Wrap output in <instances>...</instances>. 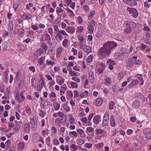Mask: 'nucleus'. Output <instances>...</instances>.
Masks as SVG:
<instances>
[{"label": "nucleus", "instance_id": "obj_1", "mask_svg": "<svg viewBox=\"0 0 151 151\" xmlns=\"http://www.w3.org/2000/svg\"><path fill=\"white\" fill-rule=\"evenodd\" d=\"M117 45L114 42H108L104 45L103 47L99 49L98 52V56L101 58L108 57L113 50L115 49Z\"/></svg>", "mask_w": 151, "mask_h": 151}, {"label": "nucleus", "instance_id": "obj_2", "mask_svg": "<svg viewBox=\"0 0 151 151\" xmlns=\"http://www.w3.org/2000/svg\"><path fill=\"white\" fill-rule=\"evenodd\" d=\"M30 122H28V123L30 125L31 128H36L37 127V123L36 117L34 116L30 119Z\"/></svg>", "mask_w": 151, "mask_h": 151}, {"label": "nucleus", "instance_id": "obj_3", "mask_svg": "<svg viewBox=\"0 0 151 151\" xmlns=\"http://www.w3.org/2000/svg\"><path fill=\"white\" fill-rule=\"evenodd\" d=\"M143 133L145 134V138L148 140L151 139V129L145 128L143 130Z\"/></svg>", "mask_w": 151, "mask_h": 151}, {"label": "nucleus", "instance_id": "obj_4", "mask_svg": "<svg viewBox=\"0 0 151 151\" xmlns=\"http://www.w3.org/2000/svg\"><path fill=\"white\" fill-rule=\"evenodd\" d=\"M128 13L132 14V16L134 18L137 17L138 15V13L136 10L133 8H128L127 9Z\"/></svg>", "mask_w": 151, "mask_h": 151}, {"label": "nucleus", "instance_id": "obj_5", "mask_svg": "<svg viewBox=\"0 0 151 151\" xmlns=\"http://www.w3.org/2000/svg\"><path fill=\"white\" fill-rule=\"evenodd\" d=\"M109 114L107 113H105L104 116L102 125L106 126L108 124L109 121Z\"/></svg>", "mask_w": 151, "mask_h": 151}, {"label": "nucleus", "instance_id": "obj_6", "mask_svg": "<svg viewBox=\"0 0 151 151\" xmlns=\"http://www.w3.org/2000/svg\"><path fill=\"white\" fill-rule=\"evenodd\" d=\"M44 86V81L42 79H41L39 81L37 86V90L38 91H40L43 86Z\"/></svg>", "mask_w": 151, "mask_h": 151}, {"label": "nucleus", "instance_id": "obj_7", "mask_svg": "<svg viewBox=\"0 0 151 151\" xmlns=\"http://www.w3.org/2000/svg\"><path fill=\"white\" fill-rule=\"evenodd\" d=\"M114 57L116 60H122L124 58V56L120 52L115 53L114 55Z\"/></svg>", "mask_w": 151, "mask_h": 151}, {"label": "nucleus", "instance_id": "obj_8", "mask_svg": "<svg viewBox=\"0 0 151 151\" xmlns=\"http://www.w3.org/2000/svg\"><path fill=\"white\" fill-rule=\"evenodd\" d=\"M66 30L68 32L71 34H73L75 31V29L73 27L68 26Z\"/></svg>", "mask_w": 151, "mask_h": 151}, {"label": "nucleus", "instance_id": "obj_9", "mask_svg": "<svg viewBox=\"0 0 151 151\" xmlns=\"http://www.w3.org/2000/svg\"><path fill=\"white\" fill-rule=\"evenodd\" d=\"M101 119V116L99 115H97L94 116L93 119V122L96 124L99 123Z\"/></svg>", "mask_w": 151, "mask_h": 151}, {"label": "nucleus", "instance_id": "obj_10", "mask_svg": "<svg viewBox=\"0 0 151 151\" xmlns=\"http://www.w3.org/2000/svg\"><path fill=\"white\" fill-rule=\"evenodd\" d=\"M127 27H130L134 28L136 26V24L134 22L127 21L126 23Z\"/></svg>", "mask_w": 151, "mask_h": 151}, {"label": "nucleus", "instance_id": "obj_11", "mask_svg": "<svg viewBox=\"0 0 151 151\" xmlns=\"http://www.w3.org/2000/svg\"><path fill=\"white\" fill-rule=\"evenodd\" d=\"M140 105V102L138 100H135L132 104V106L135 109L139 108Z\"/></svg>", "mask_w": 151, "mask_h": 151}, {"label": "nucleus", "instance_id": "obj_12", "mask_svg": "<svg viewBox=\"0 0 151 151\" xmlns=\"http://www.w3.org/2000/svg\"><path fill=\"white\" fill-rule=\"evenodd\" d=\"M24 132L25 133H28L29 131V127L30 125L28 123H26L24 124Z\"/></svg>", "mask_w": 151, "mask_h": 151}, {"label": "nucleus", "instance_id": "obj_13", "mask_svg": "<svg viewBox=\"0 0 151 151\" xmlns=\"http://www.w3.org/2000/svg\"><path fill=\"white\" fill-rule=\"evenodd\" d=\"M61 118H58L56 119V121H58L60 123H64L66 121L67 118L66 116Z\"/></svg>", "mask_w": 151, "mask_h": 151}, {"label": "nucleus", "instance_id": "obj_14", "mask_svg": "<svg viewBox=\"0 0 151 151\" xmlns=\"http://www.w3.org/2000/svg\"><path fill=\"white\" fill-rule=\"evenodd\" d=\"M43 52L42 50L38 49L34 53V55L37 56H40Z\"/></svg>", "mask_w": 151, "mask_h": 151}, {"label": "nucleus", "instance_id": "obj_15", "mask_svg": "<svg viewBox=\"0 0 151 151\" xmlns=\"http://www.w3.org/2000/svg\"><path fill=\"white\" fill-rule=\"evenodd\" d=\"M22 18L24 19H31L32 18V16L30 14L27 15L25 14H23L22 15Z\"/></svg>", "mask_w": 151, "mask_h": 151}, {"label": "nucleus", "instance_id": "obj_16", "mask_svg": "<svg viewBox=\"0 0 151 151\" xmlns=\"http://www.w3.org/2000/svg\"><path fill=\"white\" fill-rule=\"evenodd\" d=\"M138 83L137 80H134L129 85V87H131L136 86Z\"/></svg>", "mask_w": 151, "mask_h": 151}, {"label": "nucleus", "instance_id": "obj_17", "mask_svg": "<svg viewBox=\"0 0 151 151\" xmlns=\"http://www.w3.org/2000/svg\"><path fill=\"white\" fill-rule=\"evenodd\" d=\"M102 102V99L101 98L97 99L95 101L96 105L97 106H100Z\"/></svg>", "mask_w": 151, "mask_h": 151}, {"label": "nucleus", "instance_id": "obj_18", "mask_svg": "<svg viewBox=\"0 0 151 151\" xmlns=\"http://www.w3.org/2000/svg\"><path fill=\"white\" fill-rule=\"evenodd\" d=\"M129 5L134 6L137 5V2L134 0H129L127 4Z\"/></svg>", "mask_w": 151, "mask_h": 151}, {"label": "nucleus", "instance_id": "obj_19", "mask_svg": "<svg viewBox=\"0 0 151 151\" xmlns=\"http://www.w3.org/2000/svg\"><path fill=\"white\" fill-rule=\"evenodd\" d=\"M20 95L21 96V99H20L19 97V98L17 99V101L19 102H21L22 101H23L24 99V96L23 95V92L22 91L20 93Z\"/></svg>", "mask_w": 151, "mask_h": 151}, {"label": "nucleus", "instance_id": "obj_20", "mask_svg": "<svg viewBox=\"0 0 151 151\" xmlns=\"http://www.w3.org/2000/svg\"><path fill=\"white\" fill-rule=\"evenodd\" d=\"M110 122L111 125L112 127H114L115 125V123L114 121V116H111L110 118Z\"/></svg>", "mask_w": 151, "mask_h": 151}, {"label": "nucleus", "instance_id": "obj_21", "mask_svg": "<svg viewBox=\"0 0 151 151\" xmlns=\"http://www.w3.org/2000/svg\"><path fill=\"white\" fill-rule=\"evenodd\" d=\"M83 50L88 54L91 50V49L89 46H86L85 48H83Z\"/></svg>", "mask_w": 151, "mask_h": 151}, {"label": "nucleus", "instance_id": "obj_22", "mask_svg": "<svg viewBox=\"0 0 151 151\" xmlns=\"http://www.w3.org/2000/svg\"><path fill=\"white\" fill-rule=\"evenodd\" d=\"M89 79L90 82L91 83H93L94 81V76L93 73L89 75Z\"/></svg>", "mask_w": 151, "mask_h": 151}, {"label": "nucleus", "instance_id": "obj_23", "mask_svg": "<svg viewBox=\"0 0 151 151\" xmlns=\"http://www.w3.org/2000/svg\"><path fill=\"white\" fill-rule=\"evenodd\" d=\"M134 62L132 60H130L127 63V67H131L132 66L134 65Z\"/></svg>", "mask_w": 151, "mask_h": 151}, {"label": "nucleus", "instance_id": "obj_24", "mask_svg": "<svg viewBox=\"0 0 151 151\" xmlns=\"http://www.w3.org/2000/svg\"><path fill=\"white\" fill-rule=\"evenodd\" d=\"M58 33L60 35H65L66 36H68V34L64 30H60L58 31Z\"/></svg>", "mask_w": 151, "mask_h": 151}, {"label": "nucleus", "instance_id": "obj_25", "mask_svg": "<svg viewBox=\"0 0 151 151\" xmlns=\"http://www.w3.org/2000/svg\"><path fill=\"white\" fill-rule=\"evenodd\" d=\"M17 146L19 149H22L24 148V143L23 142H20L18 144Z\"/></svg>", "mask_w": 151, "mask_h": 151}, {"label": "nucleus", "instance_id": "obj_26", "mask_svg": "<svg viewBox=\"0 0 151 151\" xmlns=\"http://www.w3.org/2000/svg\"><path fill=\"white\" fill-rule=\"evenodd\" d=\"M57 83L59 85H61L63 84L64 81V79L62 78L61 79H58L56 80Z\"/></svg>", "mask_w": 151, "mask_h": 151}, {"label": "nucleus", "instance_id": "obj_27", "mask_svg": "<svg viewBox=\"0 0 151 151\" xmlns=\"http://www.w3.org/2000/svg\"><path fill=\"white\" fill-rule=\"evenodd\" d=\"M61 22V18L59 17L58 18L57 20L54 22L53 24L59 26Z\"/></svg>", "mask_w": 151, "mask_h": 151}, {"label": "nucleus", "instance_id": "obj_28", "mask_svg": "<svg viewBox=\"0 0 151 151\" xmlns=\"http://www.w3.org/2000/svg\"><path fill=\"white\" fill-rule=\"evenodd\" d=\"M46 64L47 65H53L55 64V61H52L50 60H46Z\"/></svg>", "mask_w": 151, "mask_h": 151}, {"label": "nucleus", "instance_id": "obj_29", "mask_svg": "<svg viewBox=\"0 0 151 151\" xmlns=\"http://www.w3.org/2000/svg\"><path fill=\"white\" fill-rule=\"evenodd\" d=\"M66 10L68 14L71 17H73L74 16V14L73 11L67 8Z\"/></svg>", "mask_w": 151, "mask_h": 151}, {"label": "nucleus", "instance_id": "obj_30", "mask_svg": "<svg viewBox=\"0 0 151 151\" xmlns=\"http://www.w3.org/2000/svg\"><path fill=\"white\" fill-rule=\"evenodd\" d=\"M105 84L106 85L110 84V79L109 78H106L104 79Z\"/></svg>", "mask_w": 151, "mask_h": 151}, {"label": "nucleus", "instance_id": "obj_31", "mask_svg": "<svg viewBox=\"0 0 151 151\" xmlns=\"http://www.w3.org/2000/svg\"><path fill=\"white\" fill-rule=\"evenodd\" d=\"M63 50V48L60 47H59L57 50V52H56V54L57 56H60V53Z\"/></svg>", "mask_w": 151, "mask_h": 151}, {"label": "nucleus", "instance_id": "obj_32", "mask_svg": "<svg viewBox=\"0 0 151 151\" xmlns=\"http://www.w3.org/2000/svg\"><path fill=\"white\" fill-rule=\"evenodd\" d=\"M96 24V22L94 20H92L90 22L89 24V25L91 27H93Z\"/></svg>", "mask_w": 151, "mask_h": 151}, {"label": "nucleus", "instance_id": "obj_33", "mask_svg": "<svg viewBox=\"0 0 151 151\" xmlns=\"http://www.w3.org/2000/svg\"><path fill=\"white\" fill-rule=\"evenodd\" d=\"M93 59V55H90L86 59V61L88 63H90L92 60Z\"/></svg>", "mask_w": 151, "mask_h": 151}, {"label": "nucleus", "instance_id": "obj_34", "mask_svg": "<svg viewBox=\"0 0 151 151\" xmlns=\"http://www.w3.org/2000/svg\"><path fill=\"white\" fill-rule=\"evenodd\" d=\"M63 10L61 8L58 7L56 8V12L57 14L59 15L58 14L60 13L63 12Z\"/></svg>", "mask_w": 151, "mask_h": 151}, {"label": "nucleus", "instance_id": "obj_35", "mask_svg": "<svg viewBox=\"0 0 151 151\" xmlns=\"http://www.w3.org/2000/svg\"><path fill=\"white\" fill-rule=\"evenodd\" d=\"M95 14V12L94 11L92 10L90 12V14L88 17V19L89 20L91 19L92 18V16L94 15Z\"/></svg>", "mask_w": 151, "mask_h": 151}, {"label": "nucleus", "instance_id": "obj_36", "mask_svg": "<svg viewBox=\"0 0 151 151\" xmlns=\"http://www.w3.org/2000/svg\"><path fill=\"white\" fill-rule=\"evenodd\" d=\"M114 105V102L113 101H111L110 102L109 105V109L110 110L113 109V106Z\"/></svg>", "mask_w": 151, "mask_h": 151}, {"label": "nucleus", "instance_id": "obj_37", "mask_svg": "<svg viewBox=\"0 0 151 151\" xmlns=\"http://www.w3.org/2000/svg\"><path fill=\"white\" fill-rule=\"evenodd\" d=\"M45 40L48 42L51 40V38L50 35L48 34H46L45 35Z\"/></svg>", "mask_w": 151, "mask_h": 151}, {"label": "nucleus", "instance_id": "obj_38", "mask_svg": "<svg viewBox=\"0 0 151 151\" xmlns=\"http://www.w3.org/2000/svg\"><path fill=\"white\" fill-rule=\"evenodd\" d=\"M48 30V33L50 35L51 37H52L53 35V33L52 28L51 27H49Z\"/></svg>", "mask_w": 151, "mask_h": 151}, {"label": "nucleus", "instance_id": "obj_39", "mask_svg": "<svg viewBox=\"0 0 151 151\" xmlns=\"http://www.w3.org/2000/svg\"><path fill=\"white\" fill-rule=\"evenodd\" d=\"M138 97L141 99L143 102H144L145 101V97L141 93H139L138 95Z\"/></svg>", "mask_w": 151, "mask_h": 151}, {"label": "nucleus", "instance_id": "obj_40", "mask_svg": "<svg viewBox=\"0 0 151 151\" xmlns=\"http://www.w3.org/2000/svg\"><path fill=\"white\" fill-rule=\"evenodd\" d=\"M33 4L31 3H29V4L27 5L26 6V9L27 10L30 9V7H32L33 6Z\"/></svg>", "mask_w": 151, "mask_h": 151}, {"label": "nucleus", "instance_id": "obj_41", "mask_svg": "<svg viewBox=\"0 0 151 151\" xmlns=\"http://www.w3.org/2000/svg\"><path fill=\"white\" fill-rule=\"evenodd\" d=\"M44 60V57H42L38 60V62L41 65L43 63Z\"/></svg>", "mask_w": 151, "mask_h": 151}, {"label": "nucleus", "instance_id": "obj_42", "mask_svg": "<svg viewBox=\"0 0 151 151\" xmlns=\"http://www.w3.org/2000/svg\"><path fill=\"white\" fill-rule=\"evenodd\" d=\"M71 150L73 151H76L77 149L76 145L74 144H72L70 147Z\"/></svg>", "mask_w": 151, "mask_h": 151}, {"label": "nucleus", "instance_id": "obj_43", "mask_svg": "<svg viewBox=\"0 0 151 151\" xmlns=\"http://www.w3.org/2000/svg\"><path fill=\"white\" fill-rule=\"evenodd\" d=\"M51 130L52 131V132H51L52 134H55L57 132V129L53 126L52 127Z\"/></svg>", "mask_w": 151, "mask_h": 151}, {"label": "nucleus", "instance_id": "obj_44", "mask_svg": "<svg viewBox=\"0 0 151 151\" xmlns=\"http://www.w3.org/2000/svg\"><path fill=\"white\" fill-rule=\"evenodd\" d=\"M45 114L46 113L45 112L42 110H41L39 112V115L40 117L43 118L45 116Z\"/></svg>", "mask_w": 151, "mask_h": 151}, {"label": "nucleus", "instance_id": "obj_45", "mask_svg": "<svg viewBox=\"0 0 151 151\" xmlns=\"http://www.w3.org/2000/svg\"><path fill=\"white\" fill-rule=\"evenodd\" d=\"M131 30V29L130 27H127L124 29V30L126 33L128 34L130 32Z\"/></svg>", "mask_w": 151, "mask_h": 151}, {"label": "nucleus", "instance_id": "obj_46", "mask_svg": "<svg viewBox=\"0 0 151 151\" xmlns=\"http://www.w3.org/2000/svg\"><path fill=\"white\" fill-rule=\"evenodd\" d=\"M83 30V28L82 26H79L78 27L77 32H82Z\"/></svg>", "mask_w": 151, "mask_h": 151}, {"label": "nucleus", "instance_id": "obj_47", "mask_svg": "<svg viewBox=\"0 0 151 151\" xmlns=\"http://www.w3.org/2000/svg\"><path fill=\"white\" fill-rule=\"evenodd\" d=\"M19 6V4L16 3H14V4L13 8L14 9V11L16 12L17 9L18 8Z\"/></svg>", "mask_w": 151, "mask_h": 151}, {"label": "nucleus", "instance_id": "obj_48", "mask_svg": "<svg viewBox=\"0 0 151 151\" xmlns=\"http://www.w3.org/2000/svg\"><path fill=\"white\" fill-rule=\"evenodd\" d=\"M95 131L96 134H101L103 132V130L100 129H96Z\"/></svg>", "mask_w": 151, "mask_h": 151}, {"label": "nucleus", "instance_id": "obj_49", "mask_svg": "<svg viewBox=\"0 0 151 151\" xmlns=\"http://www.w3.org/2000/svg\"><path fill=\"white\" fill-rule=\"evenodd\" d=\"M8 125L9 129H11L12 127L14 126V123L9 122L8 123Z\"/></svg>", "mask_w": 151, "mask_h": 151}, {"label": "nucleus", "instance_id": "obj_50", "mask_svg": "<svg viewBox=\"0 0 151 151\" xmlns=\"http://www.w3.org/2000/svg\"><path fill=\"white\" fill-rule=\"evenodd\" d=\"M53 141L54 145H58L59 144V142L58 139L55 138L53 139Z\"/></svg>", "mask_w": 151, "mask_h": 151}, {"label": "nucleus", "instance_id": "obj_51", "mask_svg": "<svg viewBox=\"0 0 151 151\" xmlns=\"http://www.w3.org/2000/svg\"><path fill=\"white\" fill-rule=\"evenodd\" d=\"M58 116L60 117H63L66 116L64 115L62 112L58 111L57 113Z\"/></svg>", "mask_w": 151, "mask_h": 151}, {"label": "nucleus", "instance_id": "obj_52", "mask_svg": "<svg viewBox=\"0 0 151 151\" xmlns=\"http://www.w3.org/2000/svg\"><path fill=\"white\" fill-rule=\"evenodd\" d=\"M69 74L71 76H77V74L76 73V72L74 71H73L71 70L70 72H69Z\"/></svg>", "mask_w": 151, "mask_h": 151}, {"label": "nucleus", "instance_id": "obj_53", "mask_svg": "<svg viewBox=\"0 0 151 151\" xmlns=\"http://www.w3.org/2000/svg\"><path fill=\"white\" fill-rule=\"evenodd\" d=\"M88 28V30L91 32V33H93V30H94L93 27H91L89 25Z\"/></svg>", "mask_w": 151, "mask_h": 151}, {"label": "nucleus", "instance_id": "obj_54", "mask_svg": "<svg viewBox=\"0 0 151 151\" xmlns=\"http://www.w3.org/2000/svg\"><path fill=\"white\" fill-rule=\"evenodd\" d=\"M60 108V104L58 103H57L56 104V106L55 108V110L56 111L58 110Z\"/></svg>", "mask_w": 151, "mask_h": 151}, {"label": "nucleus", "instance_id": "obj_55", "mask_svg": "<svg viewBox=\"0 0 151 151\" xmlns=\"http://www.w3.org/2000/svg\"><path fill=\"white\" fill-rule=\"evenodd\" d=\"M66 88L65 87H62L60 89V94L62 95V93H64V92L66 91Z\"/></svg>", "mask_w": 151, "mask_h": 151}, {"label": "nucleus", "instance_id": "obj_56", "mask_svg": "<svg viewBox=\"0 0 151 151\" xmlns=\"http://www.w3.org/2000/svg\"><path fill=\"white\" fill-rule=\"evenodd\" d=\"M41 47H42V49L44 50L45 51H47V45L43 43Z\"/></svg>", "mask_w": 151, "mask_h": 151}, {"label": "nucleus", "instance_id": "obj_57", "mask_svg": "<svg viewBox=\"0 0 151 151\" xmlns=\"http://www.w3.org/2000/svg\"><path fill=\"white\" fill-rule=\"evenodd\" d=\"M26 111L28 114H30L31 112V109L28 107L27 106L25 109Z\"/></svg>", "mask_w": 151, "mask_h": 151}, {"label": "nucleus", "instance_id": "obj_58", "mask_svg": "<svg viewBox=\"0 0 151 151\" xmlns=\"http://www.w3.org/2000/svg\"><path fill=\"white\" fill-rule=\"evenodd\" d=\"M71 85L73 88H77L78 86L77 84L76 83L74 82H72L71 83Z\"/></svg>", "mask_w": 151, "mask_h": 151}, {"label": "nucleus", "instance_id": "obj_59", "mask_svg": "<svg viewBox=\"0 0 151 151\" xmlns=\"http://www.w3.org/2000/svg\"><path fill=\"white\" fill-rule=\"evenodd\" d=\"M103 146V144L102 143H100L96 145V147L97 148H101Z\"/></svg>", "mask_w": 151, "mask_h": 151}, {"label": "nucleus", "instance_id": "obj_60", "mask_svg": "<svg viewBox=\"0 0 151 151\" xmlns=\"http://www.w3.org/2000/svg\"><path fill=\"white\" fill-rule=\"evenodd\" d=\"M136 77L138 78L139 80H142V75L141 74H137L135 76Z\"/></svg>", "mask_w": 151, "mask_h": 151}, {"label": "nucleus", "instance_id": "obj_61", "mask_svg": "<svg viewBox=\"0 0 151 151\" xmlns=\"http://www.w3.org/2000/svg\"><path fill=\"white\" fill-rule=\"evenodd\" d=\"M72 79L73 81H75L76 82H77L79 83L80 82V79L76 77H72Z\"/></svg>", "mask_w": 151, "mask_h": 151}, {"label": "nucleus", "instance_id": "obj_62", "mask_svg": "<svg viewBox=\"0 0 151 151\" xmlns=\"http://www.w3.org/2000/svg\"><path fill=\"white\" fill-rule=\"evenodd\" d=\"M94 129L92 127H89L87 128L86 130L90 132H92L93 131Z\"/></svg>", "mask_w": 151, "mask_h": 151}, {"label": "nucleus", "instance_id": "obj_63", "mask_svg": "<svg viewBox=\"0 0 151 151\" xmlns=\"http://www.w3.org/2000/svg\"><path fill=\"white\" fill-rule=\"evenodd\" d=\"M77 19L79 24H81L83 20L81 17L78 16L77 18Z\"/></svg>", "mask_w": 151, "mask_h": 151}, {"label": "nucleus", "instance_id": "obj_64", "mask_svg": "<svg viewBox=\"0 0 151 151\" xmlns=\"http://www.w3.org/2000/svg\"><path fill=\"white\" fill-rule=\"evenodd\" d=\"M10 140H8L6 142L5 145L7 148H9L10 145Z\"/></svg>", "mask_w": 151, "mask_h": 151}]
</instances>
